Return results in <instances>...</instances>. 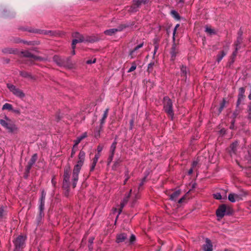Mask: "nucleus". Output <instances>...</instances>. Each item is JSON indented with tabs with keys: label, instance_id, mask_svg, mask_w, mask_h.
<instances>
[{
	"label": "nucleus",
	"instance_id": "38",
	"mask_svg": "<svg viewBox=\"0 0 251 251\" xmlns=\"http://www.w3.org/2000/svg\"><path fill=\"white\" fill-rule=\"evenodd\" d=\"M179 26V24H177L174 30H173V41L174 42H175L176 41V39H175V35H176V30H177V28Z\"/></svg>",
	"mask_w": 251,
	"mask_h": 251
},
{
	"label": "nucleus",
	"instance_id": "25",
	"mask_svg": "<svg viewBox=\"0 0 251 251\" xmlns=\"http://www.w3.org/2000/svg\"><path fill=\"white\" fill-rule=\"evenodd\" d=\"M117 144V142L116 139H115L114 141L113 142V143L112 144V145H111V147H110V153H112V154L115 153Z\"/></svg>",
	"mask_w": 251,
	"mask_h": 251
},
{
	"label": "nucleus",
	"instance_id": "41",
	"mask_svg": "<svg viewBox=\"0 0 251 251\" xmlns=\"http://www.w3.org/2000/svg\"><path fill=\"white\" fill-rule=\"evenodd\" d=\"M136 240V237L134 235L132 234L130 236V239L129 240V244H133Z\"/></svg>",
	"mask_w": 251,
	"mask_h": 251
},
{
	"label": "nucleus",
	"instance_id": "5",
	"mask_svg": "<svg viewBox=\"0 0 251 251\" xmlns=\"http://www.w3.org/2000/svg\"><path fill=\"white\" fill-rule=\"evenodd\" d=\"M70 167L65 168L64 171L62 187L68 191L70 188Z\"/></svg>",
	"mask_w": 251,
	"mask_h": 251
},
{
	"label": "nucleus",
	"instance_id": "7",
	"mask_svg": "<svg viewBox=\"0 0 251 251\" xmlns=\"http://www.w3.org/2000/svg\"><path fill=\"white\" fill-rule=\"evenodd\" d=\"M25 237L23 235L18 236L14 241L15 248L14 251H20L25 245Z\"/></svg>",
	"mask_w": 251,
	"mask_h": 251
},
{
	"label": "nucleus",
	"instance_id": "13",
	"mask_svg": "<svg viewBox=\"0 0 251 251\" xmlns=\"http://www.w3.org/2000/svg\"><path fill=\"white\" fill-rule=\"evenodd\" d=\"M228 200L231 202H235L242 200V195L235 193H230L228 196Z\"/></svg>",
	"mask_w": 251,
	"mask_h": 251
},
{
	"label": "nucleus",
	"instance_id": "60",
	"mask_svg": "<svg viewBox=\"0 0 251 251\" xmlns=\"http://www.w3.org/2000/svg\"><path fill=\"white\" fill-rule=\"evenodd\" d=\"M193 168H191L189 171H188V175H190L192 174L193 173Z\"/></svg>",
	"mask_w": 251,
	"mask_h": 251
},
{
	"label": "nucleus",
	"instance_id": "35",
	"mask_svg": "<svg viewBox=\"0 0 251 251\" xmlns=\"http://www.w3.org/2000/svg\"><path fill=\"white\" fill-rule=\"evenodd\" d=\"M154 65V63L153 62H151L150 63H149L148 64V68H147V72L149 73H150L152 71Z\"/></svg>",
	"mask_w": 251,
	"mask_h": 251
},
{
	"label": "nucleus",
	"instance_id": "18",
	"mask_svg": "<svg viewBox=\"0 0 251 251\" xmlns=\"http://www.w3.org/2000/svg\"><path fill=\"white\" fill-rule=\"evenodd\" d=\"M87 132H85L83 133L80 136L77 137V138L74 140V146H77L79 143L84 138L87 137Z\"/></svg>",
	"mask_w": 251,
	"mask_h": 251
},
{
	"label": "nucleus",
	"instance_id": "11",
	"mask_svg": "<svg viewBox=\"0 0 251 251\" xmlns=\"http://www.w3.org/2000/svg\"><path fill=\"white\" fill-rule=\"evenodd\" d=\"M173 42V44L172 45L171 51H170V54H171V60L172 61H174L177 55V54L178 52V49L177 47L176 44L175 42Z\"/></svg>",
	"mask_w": 251,
	"mask_h": 251
},
{
	"label": "nucleus",
	"instance_id": "10",
	"mask_svg": "<svg viewBox=\"0 0 251 251\" xmlns=\"http://www.w3.org/2000/svg\"><path fill=\"white\" fill-rule=\"evenodd\" d=\"M148 2L147 0H133L134 5L136 7L131 6L128 10L131 12H136L137 10V8L139 7L142 3H146Z\"/></svg>",
	"mask_w": 251,
	"mask_h": 251
},
{
	"label": "nucleus",
	"instance_id": "22",
	"mask_svg": "<svg viewBox=\"0 0 251 251\" xmlns=\"http://www.w3.org/2000/svg\"><path fill=\"white\" fill-rule=\"evenodd\" d=\"M17 51V49L13 48H5L2 50V52L4 53L16 54Z\"/></svg>",
	"mask_w": 251,
	"mask_h": 251
},
{
	"label": "nucleus",
	"instance_id": "62",
	"mask_svg": "<svg viewBox=\"0 0 251 251\" xmlns=\"http://www.w3.org/2000/svg\"><path fill=\"white\" fill-rule=\"evenodd\" d=\"M72 49H73V50L72 51V55H75V48H73L72 47Z\"/></svg>",
	"mask_w": 251,
	"mask_h": 251
},
{
	"label": "nucleus",
	"instance_id": "36",
	"mask_svg": "<svg viewBox=\"0 0 251 251\" xmlns=\"http://www.w3.org/2000/svg\"><path fill=\"white\" fill-rule=\"evenodd\" d=\"M226 103V100L224 98L223 99L222 102L220 103V108L219 109V111L220 112H221L223 110V109L225 107Z\"/></svg>",
	"mask_w": 251,
	"mask_h": 251
},
{
	"label": "nucleus",
	"instance_id": "31",
	"mask_svg": "<svg viewBox=\"0 0 251 251\" xmlns=\"http://www.w3.org/2000/svg\"><path fill=\"white\" fill-rule=\"evenodd\" d=\"M181 75L183 76H186L187 68L186 66L182 65L180 68Z\"/></svg>",
	"mask_w": 251,
	"mask_h": 251
},
{
	"label": "nucleus",
	"instance_id": "23",
	"mask_svg": "<svg viewBox=\"0 0 251 251\" xmlns=\"http://www.w3.org/2000/svg\"><path fill=\"white\" fill-rule=\"evenodd\" d=\"M238 146V142H233L232 144H231L230 148V153L231 155L232 154H235L236 153L237 147Z\"/></svg>",
	"mask_w": 251,
	"mask_h": 251
},
{
	"label": "nucleus",
	"instance_id": "19",
	"mask_svg": "<svg viewBox=\"0 0 251 251\" xmlns=\"http://www.w3.org/2000/svg\"><path fill=\"white\" fill-rule=\"evenodd\" d=\"M144 42H142L140 43V44L138 45L137 46H136L133 50H131L129 52V55L131 56V58H133L135 57L136 55L134 54L135 52L136 51L138 50L139 49L142 48L144 46Z\"/></svg>",
	"mask_w": 251,
	"mask_h": 251
},
{
	"label": "nucleus",
	"instance_id": "34",
	"mask_svg": "<svg viewBox=\"0 0 251 251\" xmlns=\"http://www.w3.org/2000/svg\"><path fill=\"white\" fill-rule=\"evenodd\" d=\"M205 31L210 35L216 34V32L214 29L208 27H206Z\"/></svg>",
	"mask_w": 251,
	"mask_h": 251
},
{
	"label": "nucleus",
	"instance_id": "32",
	"mask_svg": "<svg viewBox=\"0 0 251 251\" xmlns=\"http://www.w3.org/2000/svg\"><path fill=\"white\" fill-rule=\"evenodd\" d=\"M46 195V192L44 190H42L41 191V197H40V200H39L40 202H45Z\"/></svg>",
	"mask_w": 251,
	"mask_h": 251
},
{
	"label": "nucleus",
	"instance_id": "9",
	"mask_svg": "<svg viewBox=\"0 0 251 251\" xmlns=\"http://www.w3.org/2000/svg\"><path fill=\"white\" fill-rule=\"evenodd\" d=\"M128 26L125 25H119L118 28L107 29L104 31V34L106 35L112 36L118 31H121Z\"/></svg>",
	"mask_w": 251,
	"mask_h": 251
},
{
	"label": "nucleus",
	"instance_id": "28",
	"mask_svg": "<svg viewBox=\"0 0 251 251\" xmlns=\"http://www.w3.org/2000/svg\"><path fill=\"white\" fill-rule=\"evenodd\" d=\"M153 44L154 45V50L153 53V57L154 58L156 52L159 48V46L158 44V41L157 39H154L153 41Z\"/></svg>",
	"mask_w": 251,
	"mask_h": 251
},
{
	"label": "nucleus",
	"instance_id": "54",
	"mask_svg": "<svg viewBox=\"0 0 251 251\" xmlns=\"http://www.w3.org/2000/svg\"><path fill=\"white\" fill-rule=\"evenodd\" d=\"M44 33L45 34H49V35H54L53 32L52 31H51V30L46 31H45V32Z\"/></svg>",
	"mask_w": 251,
	"mask_h": 251
},
{
	"label": "nucleus",
	"instance_id": "50",
	"mask_svg": "<svg viewBox=\"0 0 251 251\" xmlns=\"http://www.w3.org/2000/svg\"><path fill=\"white\" fill-rule=\"evenodd\" d=\"M114 155V154L110 153V155H109V156L108 157V163H110L111 162V161H112V160L113 159Z\"/></svg>",
	"mask_w": 251,
	"mask_h": 251
},
{
	"label": "nucleus",
	"instance_id": "24",
	"mask_svg": "<svg viewBox=\"0 0 251 251\" xmlns=\"http://www.w3.org/2000/svg\"><path fill=\"white\" fill-rule=\"evenodd\" d=\"M108 111L109 108L106 109L104 111L102 117L100 120V126H102V125L105 123V119L107 118L108 116Z\"/></svg>",
	"mask_w": 251,
	"mask_h": 251
},
{
	"label": "nucleus",
	"instance_id": "63",
	"mask_svg": "<svg viewBox=\"0 0 251 251\" xmlns=\"http://www.w3.org/2000/svg\"><path fill=\"white\" fill-rule=\"evenodd\" d=\"M93 240H94V238L91 239V240H89V242H90V243H93Z\"/></svg>",
	"mask_w": 251,
	"mask_h": 251
},
{
	"label": "nucleus",
	"instance_id": "14",
	"mask_svg": "<svg viewBox=\"0 0 251 251\" xmlns=\"http://www.w3.org/2000/svg\"><path fill=\"white\" fill-rule=\"evenodd\" d=\"M131 192H132V189H130L129 193L125 195L123 201L121 202V204H120L121 207L119 210V214H120L121 213L122 209L124 208V207L125 206V205L128 202L129 198L130 197Z\"/></svg>",
	"mask_w": 251,
	"mask_h": 251
},
{
	"label": "nucleus",
	"instance_id": "49",
	"mask_svg": "<svg viewBox=\"0 0 251 251\" xmlns=\"http://www.w3.org/2000/svg\"><path fill=\"white\" fill-rule=\"evenodd\" d=\"M55 176H53L52 178H51V183L53 185V187H55V185H56V181H55Z\"/></svg>",
	"mask_w": 251,
	"mask_h": 251
},
{
	"label": "nucleus",
	"instance_id": "33",
	"mask_svg": "<svg viewBox=\"0 0 251 251\" xmlns=\"http://www.w3.org/2000/svg\"><path fill=\"white\" fill-rule=\"evenodd\" d=\"M171 14L172 16L176 20H180V17L178 13L175 10H172L171 11Z\"/></svg>",
	"mask_w": 251,
	"mask_h": 251
},
{
	"label": "nucleus",
	"instance_id": "26",
	"mask_svg": "<svg viewBox=\"0 0 251 251\" xmlns=\"http://www.w3.org/2000/svg\"><path fill=\"white\" fill-rule=\"evenodd\" d=\"M53 60L59 66L62 65L63 62L60 57L58 55H54L53 57Z\"/></svg>",
	"mask_w": 251,
	"mask_h": 251
},
{
	"label": "nucleus",
	"instance_id": "6",
	"mask_svg": "<svg viewBox=\"0 0 251 251\" xmlns=\"http://www.w3.org/2000/svg\"><path fill=\"white\" fill-rule=\"evenodd\" d=\"M7 87L8 88L10 91L12 92V94L16 97L21 99H23L25 97V95L23 91L16 87L15 85L10 83H7Z\"/></svg>",
	"mask_w": 251,
	"mask_h": 251
},
{
	"label": "nucleus",
	"instance_id": "40",
	"mask_svg": "<svg viewBox=\"0 0 251 251\" xmlns=\"http://www.w3.org/2000/svg\"><path fill=\"white\" fill-rule=\"evenodd\" d=\"M76 147L77 146H74V145L72 148L71 153V158H73L75 154V152L76 151Z\"/></svg>",
	"mask_w": 251,
	"mask_h": 251
},
{
	"label": "nucleus",
	"instance_id": "1",
	"mask_svg": "<svg viewBox=\"0 0 251 251\" xmlns=\"http://www.w3.org/2000/svg\"><path fill=\"white\" fill-rule=\"evenodd\" d=\"M85 157V152L81 150L78 155V160L77 161L76 164L75 165L73 170L72 181L74 188L76 186L78 180V175L84 164Z\"/></svg>",
	"mask_w": 251,
	"mask_h": 251
},
{
	"label": "nucleus",
	"instance_id": "42",
	"mask_svg": "<svg viewBox=\"0 0 251 251\" xmlns=\"http://www.w3.org/2000/svg\"><path fill=\"white\" fill-rule=\"evenodd\" d=\"M214 198L216 200L222 199V197L220 193H216L213 194Z\"/></svg>",
	"mask_w": 251,
	"mask_h": 251
},
{
	"label": "nucleus",
	"instance_id": "61",
	"mask_svg": "<svg viewBox=\"0 0 251 251\" xmlns=\"http://www.w3.org/2000/svg\"><path fill=\"white\" fill-rule=\"evenodd\" d=\"M99 159L94 157L93 159V161L97 163Z\"/></svg>",
	"mask_w": 251,
	"mask_h": 251
},
{
	"label": "nucleus",
	"instance_id": "12",
	"mask_svg": "<svg viewBox=\"0 0 251 251\" xmlns=\"http://www.w3.org/2000/svg\"><path fill=\"white\" fill-rule=\"evenodd\" d=\"M21 53L23 55L24 57H28V58H32L34 59L35 60H42L43 59L42 57L37 56L31 53L29 50H25L21 52Z\"/></svg>",
	"mask_w": 251,
	"mask_h": 251
},
{
	"label": "nucleus",
	"instance_id": "3",
	"mask_svg": "<svg viewBox=\"0 0 251 251\" xmlns=\"http://www.w3.org/2000/svg\"><path fill=\"white\" fill-rule=\"evenodd\" d=\"M163 109L165 112L173 119L174 113L173 109V102L172 100L167 96L163 99Z\"/></svg>",
	"mask_w": 251,
	"mask_h": 251
},
{
	"label": "nucleus",
	"instance_id": "15",
	"mask_svg": "<svg viewBox=\"0 0 251 251\" xmlns=\"http://www.w3.org/2000/svg\"><path fill=\"white\" fill-rule=\"evenodd\" d=\"M204 251H213V245L211 241L208 238H206L205 243L202 246Z\"/></svg>",
	"mask_w": 251,
	"mask_h": 251
},
{
	"label": "nucleus",
	"instance_id": "2",
	"mask_svg": "<svg viewBox=\"0 0 251 251\" xmlns=\"http://www.w3.org/2000/svg\"><path fill=\"white\" fill-rule=\"evenodd\" d=\"M233 209L229 206L223 204L220 205L216 210V215L219 218H222L225 215H230L233 213Z\"/></svg>",
	"mask_w": 251,
	"mask_h": 251
},
{
	"label": "nucleus",
	"instance_id": "37",
	"mask_svg": "<svg viewBox=\"0 0 251 251\" xmlns=\"http://www.w3.org/2000/svg\"><path fill=\"white\" fill-rule=\"evenodd\" d=\"M136 67H137L136 63L135 62H132V65H131V67L128 70L127 72L130 73V72L134 71L136 69Z\"/></svg>",
	"mask_w": 251,
	"mask_h": 251
},
{
	"label": "nucleus",
	"instance_id": "51",
	"mask_svg": "<svg viewBox=\"0 0 251 251\" xmlns=\"http://www.w3.org/2000/svg\"><path fill=\"white\" fill-rule=\"evenodd\" d=\"M129 124H130V127H129V129H130V130H131V129H132L133 127V125H134V120H133V119H131V120L130 121Z\"/></svg>",
	"mask_w": 251,
	"mask_h": 251
},
{
	"label": "nucleus",
	"instance_id": "21",
	"mask_svg": "<svg viewBox=\"0 0 251 251\" xmlns=\"http://www.w3.org/2000/svg\"><path fill=\"white\" fill-rule=\"evenodd\" d=\"M180 194V190H177L176 191H175L173 194H172L170 196V199L171 201H175L176 199L178 198V197Z\"/></svg>",
	"mask_w": 251,
	"mask_h": 251
},
{
	"label": "nucleus",
	"instance_id": "47",
	"mask_svg": "<svg viewBox=\"0 0 251 251\" xmlns=\"http://www.w3.org/2000/svg\"><path fill=\"white\" fill-rule=\"evenodd\" d=\"M97 163H96V162H93V161L92 162V165H91V168H90V171L91 172H92V171H93L94 170Z\"/></svg>",
	"mask_w": 251,
	"mask_h": 251
},
{
	"label": "nucleus",
	"instance_id": "59",
	"mask_svg": "<svg viewBox=\"0 0 251 251\" xmlns=\"http://www.w3.org/2000/svg\"><path fill=\"white\" fill-rule=\"evenodd\" d=\"M100 153L98 152L97 154H95V158H97L98 159H99L100 157Z\"/></svg>",
	"mask_w": 251,
	"mask_h": 251
},
{
	"label": "nucleus",
	"instance_id": "64",
	"mask_svg": "<svg viewBox=\"0 0 251 251\" xmlns=\"http://www.w3.org/2000/svg\"><path fill=\"white\" fill-rule=\"evenodd\" d=\"M248 98L250 100H251V93L249 95Z\"/></svg>",
	"mask_w": 251,
	"mask_h": 251
},
{
	"label": "nucleus",
	"instance_id": "8",
	"mask_svg": "<svg viewBox=\"0 0 251 251\" xmlns=\"http://www.w3.org/2000/svg\"><path fill=\"white\" fill-rule=\"evenodd\" d=\"M72 36L75 39L72 41V47L73 48H75V45L77 43H81L84 41V39L83 36L79 33L75 32L72 34Z\"/></svg>",
	"mask_w": 251,
	"mask_h": 251
},
{
	"label": "nucleus",
	"instance_id": "17",
	"mask_svg": "<svg viewBox=\"0 0 251 251\" xmlns=\"http://www.w3.org/2000/svg\"><path fill=\"white\" fill-rule=\"evenodd\" d=\"M127 238V235L126 233L119 234L116 236V242L117 243H122L125 241Z\"/></svg>",
	"mask_w": 251,
	"mask_h": 251
},
{
	"label": "nucleus",
	"instance_id": "4",
	"mask_svg": "<svg viewBox=\"0 0 251 251\" xmlns=\"http://www.w3.org/2000/svg\"><path fill=\"white\" fill-rule=\"evenodd\" d=\"M6 120L1 119L0 124L4 128L7 129L9 132L13 133L17 130L16 125L10 122V119L7 117H5Z\"/></svg>",
	"mask_w": 251,
	"mask_h": 251
},
{
	"label": "nucleus",
	"instance_id": "56",
	"mask_svg": "<svg viewBox=\"0 0 251 251\" xmlns=\"http://www.w3.org/2000/svg\"><path fill=\"white\" fill-rule=\"evenodd\" d=\"M236 50L235 51H234L233 53H232V55L234 57L236 56V53H237V44H236Z\"/></svg>",
	"mask_w": 251,
	"mask_h": 251
},
{
	"label": "nucleus",
	"instance_id": "30",
	"mask_svg": "<svg viewBox=\"0 0 251 251\" xmlns=\"http://www.w3.org/2000/svg\"><path fill=\"white\" fill-rule=\"evenodd\" d=\"M2 110L7 109L9 111H12L13 110L12 105L8 103H5L2 107Z\"/></svg>",
	"mask_w": 251,
	"mask_h": 251
},
{
	"label": "nucleus",
	"instance_id": "16",
	"mask_svg": "<svg viewBox=\"0 0 251 251\" xmlns=\"http://www.w3.org/2000/svg\"><path fill=\"white\" fill-rule=\"evenodd\" d=\"M245 89L243 87H241L239 88V95H238V99L237 100V105H239L241 101L244 100V93H245Z\"/></svg>",
	"mask_w": 251,
	"mask_h": 251
},
{
	"label": "nucleus",
	"instance_id": "55",
	"mask_svg": "<svg viewBox=\"0 0 251 251\" xmlns=\"http://www.w3.org/2000/svg\"><path fill=\"white\" fill-rule=\"evenodd\" d=\"M145 179H146V177H145L142 180L141 182L139 184V187H141L142 186L144 183V182L145 181Z\"/></svg>",
	"mask_w": 251,
	"mask_h": 251
},
{
	"label": "nucleus",
	"instance_id": "48",
	"mask_svg": "<svg viewBox=\"0 0 251 251\" xmlns=\"http://www.w3.org/2000/svg\"><path fill=\"white\" fill-rule=\"evenodd\" d=\"M119 165V162L118 161H117L115 162L114 164H113L112 166V169L113 170H116V168Z\"/></svg>",
	"mask_w": 251,
	"mask_h": 251
},
{
	"label": "nucleus",
	"instance_id": "52",
	"mask_svg": "<svg viewBox=\"0 0 251 251\" xmlns=\"http://www.w3.org/2000/svg\"><path fill=\"white\" fill-rule=\"evenodd\" d=\"M96 59H94L93 60H88L86 61V63L87 64H91L93 63H95L96 62Z\"/></svg>",
	"mask_w": 251,
	"mask_h": 251
},
{
	"label": "nucleus",
	"instance_id": "57",
	"mask_svg": "<svg viewBox=\"0 0 251 251\" xmlns=\"http://www.w3.org/2000/svg\"><path fill=\"white\" fill-rule=\"evenodd\" d=\"M198 164V162L197 161H194L192 163V167L194 168L196 167Z\"/></svg>",
	"mask_w": 251,
	"mask_h": 251
},
{
	"label": "nucleus",
	"instance_id": "39",
	"mask_svg": "<svg viewBox=\"0 0 251 251\" xmlns=\"http://www.w3.org/2000/svg\"><path fill=\"white\" fill-rule=\"evenodd\" d=\"M125 179L124 181V185H125L127 181H128V180L129 178V172L128 171H126V172H125Z\"/></svg>",
	"mask_w": 251,
	"mask_h": 251
},
{
	"label": "nucleus",
	"instance_id": "46",
	"mask_svg": "<svg viewBox=\"0 0 251 251\" xmlns=\"http://www.w3.org/2000/svg\"><path fill=\"white\" fill-rule=\"evenodd\" d=\"M103 146L102 145H98V147H97V151H98V152L100 153L101 151L103 150Z\"/></svg>",
	"mask_w": 251,
	"mask_h": 251
},
{
	"label": "nucleus",
	"instance_id": "44",
	"mask_svg": "<svg viewBox=\"0 0 251 251\" xmlns=\"http://www.w3.org/2000/svg\"><path fill=\"white\" fill-rule=\"evenodd\" d=\"M4 214V210L3 207H0V219L2 218Z\"/></svg>",
	"mask_w": 251,
	"mask_h": 251
},
{
	"label": "nucleus",
	"instance_id": "29",
	"mask_svg": "<svg viewBox=\"0 0 251 251\" xmlns=\"http://www.w3.org/2000/svg\"><path fill=\"white\" fill-rule=\"evenodd\" d=\"M226 53L224 51H222L221 53L217 55V61L219 63L226 55Z\"/></svg>",
	"mask_w": 251,
	"mask_h": 251
},
{
	"label": "nucleus",
	"instance_id": "45",
	"mask_svg": "<svg viewBox=\"0 0 251 251\" xmlns=\"http://www.w3.org/2000/svg\"><path fill=\"white\" fill-rule=\"evenodd\" d=\"M32 167V165L28 163L27 165L26 166V168H25V171L27 173H29Z\"/></svg>",
	"mask_w": 251,
	"mask_h": 251
},
{
	"label": "nucleus",
	"instance_id": "27",
	"mask_svg": "<svg viewBox=\"0 0 251 251\" xmlns=\"http://www.w3.org/2000/svg\"><path fill=\"white\" fill-rule=\"evenodd\" d=\"M37 159V153H34L32 156L31 159H30L28 163L29 164H31V165H33L35 162L36 161Z\"/></svg>",
	"mask_w": 251,
	"mask_h": 251
},
{
	"label": "nucleus",
	"instance_id": "53",
	"mask_svg": "<svg viewBox=\"0 0 251 251\" xmlns=\"http://www.w3.org/2000/svg\"><path fill=\"white\" fill-rule=\"evenodd\" d=\"M14 113L18 114V115H20L21 114V112H20V110L19 109H13V110H12Z\"/></svg>",
	"mask_w": 251,
	"mask_h": 251
},
{
	"label": "nucleus",
	"instance_id": "20",
	"mask_svg": "<svg viewBox=\"0 0 251 251\" xmlns=\"http://www.w3.org/2000/svg\"><path fill=\"white\" fill-rule=\"evenodd\" d=\"M45 202H40L39 209V218L42 219L44 216V210Z\"/></svg>",
	"mask_w": 251,
	"mask_h": 251
},
{
	"label": "nucleus",
	"instance_id": "43",
	"mask_svg": "<svg viewBox=\"0 0 251 251\" xmlns=\"http://www.w3.org/2000/svg\"><path fill=\"white\" fill-rule=\"evenodd\" d=\"M102 128V126H100V128L98 130L95 132L94 136L96 138H98L100 137V130Z\"/></svg>",
	"mask_w": 251,
	"mask_h": 251
},
{
	"label": "nucleus",
	"instance_id": "58",
	"mask_svg": "<svg viewBox=\"0 0 251 251\" xmlns=\"http://www.w3.org/2000/svg\"><path fill=\"white\" fill-rule=\"evenodd\" d=\"M185 199V197H182L181 199H180L178 201V203H181V202H182Z\"/></svg>",
	"mask_w": 251,
	"mask_h": 251
}]
</instances>
